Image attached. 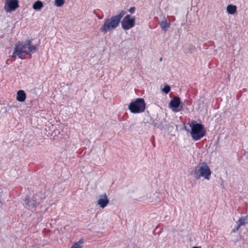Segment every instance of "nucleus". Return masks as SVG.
I'll use <instances>...</instances> for the list:
<instances>
[{
	"instance_id": "nucleus-1",
	"label": "nucleus",
	"mask_w": 248,
	"mask_h": 248,
	"mask_svg": "<svg viewBox=\"0 0 248 248\" xmlns=\"http://www.w3.org/2000/svg\"><path fill=\"white\" fill-rule=\"evenodd\" d=\"M36 50V46L32 44L31 40L18 42L15 45L12 57H15L18 56L19 58H21L23 56L28 54L35 53Z\"/></svg>"
},
{
	"instance_id": "nucleus-2",
	"label": "nucleus",
	"mask_w": 248,
	"mask_h": 248,
	"mask_svg": "<svg viewBox=\"0 0 248 248\" xmlns=\"http://www.w3.org/2000/svg\"><path fill=\"white\" fill-rule=\"evenodd\" d=\"M125 14L126 12L123 10L116 16L106 18L104 20V24L100 28V31L104 33H107L116 29L119 26L122 18Z\"/></svg>"
},
{
	"instance_id": "nucleus-3",
	"label": "nucleus",
	"mask_w": 248,
	"mask_h": 248,
	"mask_svg": "<svg viewBox=\"0 0 248 248\" xmlns=\"http://www.w3.org/2000/svg\"><path fill=\"white\" fill-rule=\"evenodd\" d=\"M211 174V171L209 167L206 162H202L195 168L194 176L197 180H199L202 177L205 179L209 180Z\"/></svg>"
},
{
	"instance_id": "nucleus-4",
	"label": "nucleus",
	"mask_w": 248,
	"mask_h": 248,
	"mask_svg": "<svg viewBox=\"0 0 248 248\" xmlns=\"http://www.w3.org/2000/svg\"><path fill=\"white\" fill-rule=\"evenodd\" d=\"M45 199V196L43 193H37L31 197L27 196L25 199V204L28 208L32 209L37 205L43 203Z\"/></svg>"
},
{
	"instance_id": "nucleus-5",
	"label": "nucleus",
	"mask_w": 248,
	"mask_h": 248,
	"mask_svg": "<svg viewBox=\"0 0 248 248\" xmlns=\"http://www.w3.org/2000/svg\"><path fill=\"white\" fill-rule=\"evenodd\" d=\"M189 126L191 127L190 134L193 140H198L205 135V130L202 124L192 122Z\"/></svg>"
},
{
	"instance_id": "nucleus-6",
	"label": "nucleus",
	"mask_w": 248,
	"mask_h": 248,
	"mask_svg": "<svg viewBox=\"0 0 248 248\" xmlns=\"http://www.w3.org/2000/svg\"><path fill=\"white\" fill-rule=\"evenodd\" d=\"M128 109L132 113L142 112L145 109V104L142 98H138L132 101L128 106Z\"/></svg>"
},
{
	"instance_id": "nucleus-7",
	"label": "nucleus",
	"mask_w": 248,
	"mask_h": 248,
	"mask_svg": "<svg viewBox=\"0 0 248 248\" xmlns=\"http://www.w3.org/2000/svg\"><path fill=\"white\" fill-rule=\"evenodd\" d=\"M135 24V18H131V16L129 15H126L123 19L121 25L123 29L129 30L133 27Z\"/></svg>"
},
{
	"instance_id": "nucleus-8",
	"label": "nucleus",
	"mask_w": 248,
	"mask_h": 248,
	"mask_svg": "<svg viewBox=\"0 0 248 248\" xmlns=\"http://www.w3.org/2000/svg\"><path fill=\"white\" fill-rule=\"evenodd\" d=\"M18 7L17 0H5L4 9L6 12L10 13L15 11Z\"/></svg>"
},
{
	"instance_id": "nucleus-9",
	"label": "nucleus",
	"mask_w": 248,
	"mask_h": 248,
	"mask_svg": "<svg viewBox=\"0 0 248 248\" xmlns=\"http://www.w3.org/2000/svg\"><path fill=\"white\" fill-rule=\"evenodd\" d=\"M181 100L178 97H174L169 104V107L171 109L172 111L177 112L180 111L181 109L179 108V106L180 105Z\"/></svg>"
},
{
	"instance_id": "nucleus-10",
	"label": "nucleus",
	"mask_w": 248,
	"mask_h": 248,
	"mask_svg": "<svg viewBox=\"0 0 248 248\" xmlns=\"http://www.w3.org/2000/svg\"><path fill=\"white\" fill-rule=\"evenodd\" d=\"M109 200L106 194L99 196V198L97 203L100 207L102 208H105L108 203Z\"/></svg>"
},
{
	"instance_id": "nucleus-11",
	"label": "nucleus",
	"mask_w": 248,
	"mask_h": 248,
	"mask_svg": "<svg viewBox=\"0 0 248 248\" xmlns=\"http://www.w3.org/2000/svg\"><path fill=\"white\" fill-rule=\"evenodd\" d=\"M236 223L237 226L232 230L233 232H237L241 226L244 225L246 224V219L244 217H241Z\"/></svg>"
},
{
	"instance_id": "nucleus-12",
	"label": "nucleus",
	"mask_w": 248,
	"mask_h": 248,
	"mask_svg": "<svg viewBox=\"0 0 248 248\" xmlns=\"http://www.w3.org/2000/svg\"><path fill=\"white\" fill-rule=\"evenodd\" d=\"M26 98V94L23 90H19L17 92L16 100L19 102H24Z\"/></svg>"
},
{
	"instance_id": "nucleus-13",
	"label": "nucleus",
	"mask_w": 248,
	"mask_h": 248,
	"mask_svg": "<svg viewBox=\"0 0 248 248\" xmlns=\"http://www.w3.org/2000/svg\"><path fill=\"white\" fill-rule=\"evenodd\" d=\"M158 120H154L152 123V124L154 126L157 127H165L166 126V125L163 124V122H165V119H161L159 121V123H158Z\"/></svg>"
},
{
	"instance_id": "nucleus-14",
	"label": "nucleus",
	"mask_w": 248,
	"mask_h": 248,
	"mask_svg": "<svg viewBox=\"0 0 248 248\" xmlns=\"http://www.w3.org/2000/svg\"><path fill=\"white\" fill-rule=\"evenodd\" d=\"M237 7L234 5H228L227 6V12L229 14L233 15L236 12Z\"/></svg>"
},
{
	"instance_id": "nucleus-15",
	"label": "nucleus",
	"mask_w": 248,
	"mask_h": 248,
	"mask_svg": "<svg viewBox=\"0 0 248 248\" xmlns=\"http://www.w3.org/2000/svg\"><path fill=\"white\" fill-rule=\"evenodd\" d=\"M43 7V3L39 0L36 1L32 6V8L37 11H39Z\"/></svg>"
},
{
	"instance_id": "nucleus-16",
	"label": "nucleus",
	"mask_w": 248,
	"mask_h": 248,
	"mask_svg": "<svg viewBox=\"0 0 248 248\" xmlns=\"http://www.w3.org/2000/svg\"><path fill=\"white\" fill-rule=\"evenodd\" d=\"M160 26L162 30L164 31H166L167 29L170 28V24L167 23V20L165 19L161 22Z\"/></svg>"
},
{
	"instance_id": "nucleus-17",
	"label": "nucleus",
	"mask_w": 248,
	"mask_h": 248,
	"mask_svg": "<svg viewBox=\"0 0 248 248\" xmlns=\"http://www.w3.org/2000/svg\"><path fill=\"white\" fill-rule=\"evenodd\" d=\"M83 242L81 240L75 243L71 248H82Z\"/></svg>"
},
{
	"instance_id": "nucleus-18",
	"label": "nucleus",
	"mask_w": 248,
	"mask_h": 248,
	"mask_svg": "<svg viewBox=\"0 0 248 248\" xmlns=\"http://www.w3.org/2000/svg\"><path fill=\"white\" fill-rule=\"evenodd\" d=\"M64 3V0H55L54 4L57 7H61Z\"/></svg>"
},
{
	"instance_id": "nucleus-19",
	"label": "nucleus",
	"mask_w": 248,
	"mask_h": 248,
	"mask_svg": "<svg viewBox=\"0 0 248 248\" xmlns=\"http://www.w3.org/2000/svg\"><path fill=\"white\" fill-rule=\"evenodd\" d=\"M170 90V88L168 85H166L162 89V91L165 93H168Z\"/></svg>"
},
{
	"instance_id": "nucleus-20",
	"label": "nucleus",
	"mask_w": 248,
	"mask_h": 248,
	"mask_svg": "<svg viewBox=\"0 0 248 248\" xmlns=\"http://www.w3.org/2000/svg\"><path fill=\"white\" fill-rule=\"evenodd\" d=\"M135 11V8L134 7H131L129 10L128 11L131 13H134Z\"/></svg>"
},
{
	"instance_id": "nucleus-21",
	"label": "nucleus",
	"mask_w": 248,
	"mask_h": 248,
	"mask_svg": "<svg viewBox=\"0 0 248 248\" xmlns=\"http://www.w3.org/2000/svg\"><path fill=\"white\" fill-rule=\"evenodd\" d=\"M201 101V100H200ZM201 101L202 102V103L203 102V100H201Z\"/></svg>"
}]
</instances>
